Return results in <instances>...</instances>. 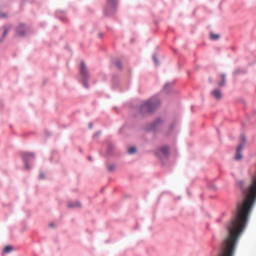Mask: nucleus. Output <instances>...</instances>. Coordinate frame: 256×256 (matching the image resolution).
I'll use <instances>...</instances> for the list:
<instances>
[{
    "mask_svg": "<svg viewBox=\"0 0 256 256\" xmlns=\"http://www.w3.org/2000/svg\"><path fill=\"white\" fill-rule=\"evenodd\" d=\"M108 169H109V171H113L114 167L113 166H109Z\"/></svg>",
    "mask_w": 256,
    "mask_h": 256,
    "instance_id": "nucleus-19",
    "label": "nucleus"
},
{
    "mask_svg": "<svg viewBox=\"0 0 256 256\" xmlns=\"http://www.w3.org/2000/svg\"><path fill=\"white\" fill-rule=\"evenodd\" d=\"M241 151H243V144H240L237 147L236 156H235L236 161H240V159H243V155L241 154Z\"/></svg>",
    "mask_w": 256,
    "mask_h": 256,
    "instance_id": "nucleus-7",
    "label": "nucleus"
},
{
    "mask_svg": "<svg viewBox=\"0 0 256 256\" xmlns=\"http://www.w3.org/2000/svg\"><path fill=\"white\" fill-rule=\"evenodd\" d=\"M153 59H154V63H156V65H158L159 61H157V56H153Z\"/></svg>",
    "mask_w": 256,
    "mask_h": 256,
    "instance_id": "nucleus-18",
    "label": "nucleus"
},
{
    "mask_svg": "<svg viewBox=\"0 0 256 256\" xmlns=\"http://www.w3.org/2000/svg\"><path fill=\"white\" fill-rule=\"evenodd\" d=\"M33 27L26 23H20L16 27V33H29V31H32Z\"/></svg>",
    "mask_w": 256,
    "mask_h": 256,
    "instance_id": "nucleus-4",
    "label": "nucleus"
},
{
    "mask_svg": "<svg viewBox=\"0 0 256 256\" xmlns=\"http://www.w3.org/2000/svg\"><path fill=\"white\" fill-rule=\"evenodd\" d=\"M128 153H129V155H133L134 153H137V148H135V147H130V148L128 149Z\"/></svg>",
    "mask_w": 256,
    "mask_h": 256,
    "instance_id": "nucleus-15",
    "label": "nucleus"
},
{
    "mask_svg": "<svg viewBox=\"0 0 256 256\" xmlns=\"http://www.w3.org/2000/svg\"><path fill=\"white\" fill-rule=\"evenodd\" d=\"M56 17L60 19V21L67 23V13H65V11L57 10Z\"/></svg>",
    "mask_w": 256,
    "mask_h": 256,
    "instance_id": "nucleus-6",
    "label": "nucleus"
},
{
    "mask_svg": "<svg viewBox=\"0 0 256 256\" xmlns=\"http://www.w3.org/2000/svg\"><path fill=\"white\" fill-rule=\"evenodd\" d=\"M1 17H7V14L6 13H2Z\"/></svg>",
    "mask_w": 256,
    "mask_h": 256,
    "instance_id": "nucleus-20",
    "label": "nucleus"
},
{
    "mask_svg": "<svg viewBox=\"0 0 256 256\" xmlns=\"http://www.w3.org/2000/svg\"><path fill=\"white\" fill-rule=\"evenodd\" d=\"M119 8V0H106V5L104 6L105 17H113L117 13Z\"/></svg>",
    "mask_w": 256,
    "mask_h": 256,
    "instance_id": "nucleus-1",
    "label": "nucleus"
},
{
    "mask_svg": "<svg viewBox=\"0 0 256 256\" xmlns=\"http://www.w3.org/2000/svg\"><path fill=\"white\" fill-rule=\"evenodd\" d=\"M13 251V246H5L4 253H11Z\"/></svg>",
    "mask_w": 256,
    "mask_h": 256,
    "instance_id": "nucleus-16",
    "label": "nucleus"
},
{
    "mask_svg": "<svg viewBox=\"0 0 256 256\" xmlns=\"http://www.w3.org/2000/svg\"><path fill=\"white\" fill-rule=\"evenodd\" d=\"M159 105V100L152 98L142 105L141 111L142 113H151V111H155Z\"/></svg>",
    "mask_w": 256,
    "mask_h": 256,
    "instance_id": "nucleus-2",
    "label": "nucleus"
},
{
    "mask_svg": "<svg viewBox=\"0 0 256 256\" xmlns=\"http://www.w3.org/2000/svg\"><path fill=\"white\" fill-rule=\"evenodd\" d=\"M22 158L25 163V168L29 169V161H33V159H35V154L26 152L22 155Z\"/></svg>",
    "mask_w": 256,
    "mask_h": 256,
    "instance_id": "nucleus-5",
    "label": "nucleus"
},
{
    "mask_svg": "<svg viewBox=\"0 0 256 256\" xmlns=\"http://www.w3.org/2000/svg\"><path fill=\"white\" fill-rule=\"evenodd\" d=\"M40 179H43V175H40Z\"/></svg>",
    "mask_w": 256,
    "mask_h": 256,
    "instance_id": "nucleus-22",
    "label": "nucleus"
},
{
    "mask_svg": "<svg viewBox=\"0 0 256 256\" xmlns=\"http://www.w3.org/2000/svg\"><path fill=\"white\" fill-rule=\"evenodd\" d=\"M68 207H69L70 209H73V208H75V207H81V204H80L79 202H76V203H71V202H69V203H68Z\"/></svg>",
    "mask_w": 256,
    "mask_h": 256,
    "instance_id": "nucleus-12",
    "label": "nucleus"
},
{
    "mask_svg": "<svg viewBox=\"0 0 256 256\" xmlns=\"http://www.w3.org/2000/svg\"><path fill=\"white\" fill-rule=\"evenodd\" d=\"M225 86V74L221 75V81L219 82V87Z\"/></svg>",
    "mask_w": 256,
    "mask_h": 256,
    "instance_id": "nucleus-14",
    "label": "nucleus"
},
{
    "mask_svg": "<svg viewBox=\"0 0 256 256\" xmlns=\"http://www.w3.org/2000/svg\"><path fill=\"white\" fill-rule=\"evenodd\" d=\"M50 227H53V224H50Z\"/></svg>",
    "mask_w": 256,
    "mask_h": 256,
    "instance_id": "nucleus-23",
    "label": "nucleus"
},
{
    "mask_svg": "<svg viewBox=\"0 0 256 256\" xmlns=\"http://www.w3.org/2000/svg\"><path fill=\"white\" fill-rule=\"evenodd\" d=\"M209 39L211 41H217V39H221V36L219 34H210Z\"/></svg>",
    "mask_w": 256,
    "mask_h": 256,
    "instance_id": "nucleus-11",
    "label": "nucleus"
},
{
    "mask_svg": "<svg viewBox=\"0 0 256 256\" xmlns=\"http://www.w3.org/2000/svg\"><path fill=\"white\" fill-rule=\"evenodd\" d=\"M80 76H81V83L84 87L89 88V84H87V80L89 79V71L87 70V66L85 62L82 61L80 64Z\"/></svg>",
    "mask_w": 256,
    "mask_h": 256,
    "instance_id": "nucleus-3",
    "label": "nucleus"
},
{
    "mask_svg": "<svg viewBox=\"0 0 256 256\" xmlns=\"http://www.w3.org/2000/svg\"><path fill=\"white\" fill-rule=\"evenodd\" d=\"M116 67L118 69H123V66L121 65V62H116Z\"/></svg>",
    "mask_w": 256,
    "mask_h": 256,
    "instance_id": "nucleus-17",
    "label": "nucleus"
},
{
    "mask_svg": "<svg viewBox=\"0 0 256 256\" xmlns=\"http://www.w3.org/2000/svg\"><path fill=\"white\" fill-rule=\"evenodd\" d=\"M161 123H163V120L158 119L153 123V129H157V127H159L161 125Z\"/></svg>",
    "mask_w": 256,
    "mask_h": 256,
    "instance_id": "nucleus-13",
    "label": "nucleus"
},
{
    "mask_svg": "<svg viewBox=\"0 0 256 256\" xmlns=\"http://www.w3.org/2000/svg\"><path fill=\"white\" fill-rule=\"evenodd\" d=\"M13 29V25L11 24H6L2 27L1 31L2 33H9Z\"/></svg>",
    "mask_w": 256,
    "mask_h": 256,
    "instance_id": "nucleus-10",
    "label": "nucleus"
},
{
    "mask_svg": "<svg viewBox=\"0 0 256 256\" xmlns=\"http://www.w3.org/2000/svg\"><path fill=\"white\" fill-rule=\"evenodd\" d=\"M159 153H160V155H163V157H167V155H169V147L164 146V147L160 148Z\"/></svg>",
    "mask_w": 256,
    "mask_h": 256,
    "instance_id": "nucleus-8",
    "label": "nucleus"
},
{
    "mask_svg": "<svg viewBox=\"0 0 256 256\" xmlns=\"http://www.w3.org/2000/svg\"><path fill=\"white\" fill-rule=\"evenodd\" d=\"M241 140L243 141V143H245V136H242Z\"/></svg>",
    "mask_w": 256,
    "mask_h": 256,
    "instance_id": "nucleus-21",
    "label": "nucleus"
},
{
    "mask_svg": "<svg viewBox=\"0 0 256 256\" xmlns=\"http://www.w3.org/2000/svg\"><path fill=\"white\" fill-rule=\"evenodd\" d=\"M212 95H213L214 99H221V97H223V95L221 94V90H219V89L213 90Z\"/></svg>",
    "mask_w": 256,
    "mask_h": 256,
    "instance_id": "nucleus-9",
    "label": "nucleus"
}]
</instances>
